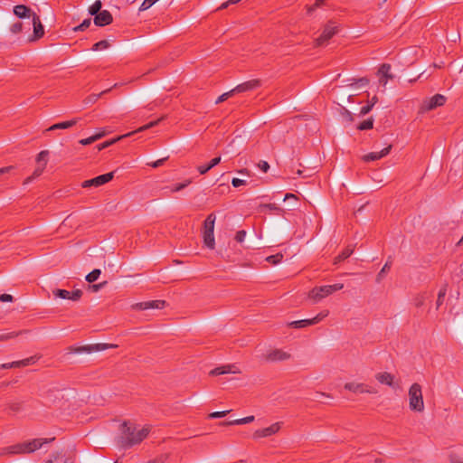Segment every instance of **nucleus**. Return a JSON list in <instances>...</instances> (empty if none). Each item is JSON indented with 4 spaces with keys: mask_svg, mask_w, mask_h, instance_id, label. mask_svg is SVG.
I'll return each instance as SVG.
<instances>
[{
    "mask_svg": "<svg viewBox=\"0 0 463 463\" xmlns=\"http://www.w3.org/2000/svg\"><path fill=\"white\" fill-rule=\"evenodd\" d=\"M54 440V438L52 439H33L31 440H26L24 442L16 443L8 447H5L1 449L0 456L4 455H22V454H31L37 449H41L44 444L51 443Z\"/></svg>",
    "mask_w": 463,
    "mask_h": 463,
    "instance_id": "obj_1",
    "label": "nucleus"
},
{
    "mask_svg": "<svg viewBox=\"0 0 463 463\" xmlns=\"http://www.w3.org/2000/svg\"><path fill=\"white\" fill-rule=\"evenodd\" d=\"M150 429L143 427L141 430H136L133 425L124 422L121 426V436L119 443L123 448H130L142 442L148 435Z\"/></svg>",
    "mask_w": 463,
    "mask_h": 463,
    "instance_id": "obj_2",
    "label": "nucleus"
},
{
    "mask_svg": "<svg viewBox=\"0 0 463 463\" xmlns=\"http://www.w3.org/2000/svg\"><path fill=\"white\" fill-rule=\"evenodd\" d=\"M409 406L410 409L416 412L424 411V401L422 396L421 386L415 383L409 389Z\"/></svg>",
    "mask_w": 463,
    "mask_h": 463,
    "instance_id": "obj_3",
    "label": "nucleus"
},
{
    "mask_svg": "<svg viewBox=\"0 0 463 463\" xmlns=\"http://www.w3.org/2000/svg\"><path fill=\"white\" fill-rule=\"evenodd\" d=\"M216 216L213 213L207 215L206 219L203 222V238L204 245L210 250H213L215 248V240H214V223H215Z\"/></svg>",
    "mask_w": 463,
    "mask_h": 463,
    "instance_id": "obj_4",
    "label": "nucleus"
},
{
    "mask_svg": "<svg viewBox=\"0 0 463 463\" xmlns=\"http://www.w3.org/2000/svg\"><path fill=\"white\" fill-rule=\"evenodd\" d=\"M344 288V284L336 283L334 285H325L321 287H316L309 291L308 297L315 302H318L326 297L333 294L335 291L341 290Z\"/></svg>",
    "mask_w": 463,
    "mask_h": 463,
    "instance_id": "obj_5",
    "label": "nucleus"
},
{
    "mask_svg": "<svg viewBox=\"0 0 463 463\" xmlns=\"http://www.w3.org/2000/svg\"><path fill=\"white\" fill-rule=\"evenodd\" d=\"M339 32V24L335 21H328L323 27L321 34L315 40V46L319 47L327 42Z\"/></svg>",
    "mask_w": 463,
    "mask_h": 463,
    "instance_id": "obj_6",
    "label": "nucleus"
},
{
    "mask_svg": "<svg viewBox=\"0 0 463 463\" xmlns=\"http://www.w3.org/2000/svg\"><path fill=\"white\" fill-rule=\"evenodd\" d=\"M328 314H329L328 310H323L313 318L292 321V322L288 323V326L289 327H293V328H302V327L313 326V325L319 323L321 320H323L325 317H326L328 316Z\"/></svg>",
    "mask_w": 463,
    "mask_h": 463,
    "instance_id": "obj_7",
    "label": "nucleus"
},
{
    "mask_svg": "<svg viewBox=\"0 0 463 463\" xmlns=\"http://www.w3.org/2000/svg\"><path fill=\"white\" fill-rule=\"evenodd\" d=\"M114 177V172H109L104 175H100L97 177H94L92 179L85 180L81 184V187L83 188H89L91 186L99 187L100 185H103L107 184L108 182L111 181Z\"/></svg>",
    "mask_w": 463,
    "mask_h": 463,
    "instance_id": "obj_8",
    "label": "nucleus"
},
{
    "mask_svg": "<svg viewBox=\"0 0 463 463\" xmlns=\"http://www.w3.org/2000/svg\"><path fill=\"white\" fill-rule=\"evenodd\" d=\"M446 97L441 94H435L431 98L425 99L422 103L421 109L423 111H430L438 107H441L446 102Z\"/></svg>",
    "mask_w": 463,
    "mask_h": 463,
    "instance_id": "obj_9",
    "label": "nucleus"
},
{
    "mask_svg": "<svg viewBox=\"0 0 463 463\" xmlns=\"http://www.w3.org/2000/svg\"><path fill=\"white\" fill-rule=\"evenodd\" d=\"M52 293L55 298H60L62 299H70L72 301H79L83 294L80 289H75L73 291H69L66 289H60V288L53 290Z\"/></svg>",
    "mask_w": 463,
    "mask_h": 463,
    "instance_id": "obj_10",
    "label": "nucleus"
},
{
    "mask_svg": "<svg viewBox=\"0 0 463 463\" xmlns=\"http://www.w3.org/2000/svg\"><path fill=\"white\" fill-rule=\"evenodd\" d=\"M345 389L354 393H376V390L364 383H346Z\"/></svg>",
    "mask_w": 463,
    "mask_h": 463,
    "instance_id": "obj_11",
    "label": "nucleus"
},
{
    "mask_svg": "<svg viewBox=\"0 0 463 463\" xmlns=\"http://www.w3.org/2000/svg\"><path fill=\"white\" fill-rule=\"evenodd\" d=\"M165 306V300H149L136 303L132 306V308L136 310H146L151 308L162 309Z\"/></svg>",
    "mask_w": 463,
    "mask_h": 463,
    "instance_id": "obj_12",
    "label": "nucleus"
},
{
    "mask_svg": "<svg viewBox=\"0 0 463 463\" xmlns=\"http://www.w3.org/2000/svg\"><path fill=\"white\" fill-rule=\"evenodd\" d=\"M279 430H280V423L276 422L267 428H263V429L255 430L252 437L255 439H258L260 438H267V437L276 434Z\"/></svg>",
    "mask_w": 463,
    "mask_h": 463,
    "instance_id": "obj_13",
    "label": "nucleus"
},
{
    "mask_svg": "<svg viewBox=\"0 0 463 463\" xmlns=\"http://www.w3.org/2000/svg\"><path fill=\"white\" fill-rule=\"evenodd\" d=\"M117 345L114 344H94V345H88L84 346H80L76 349L77 353L85 352L88 354L93 353V352H100L104 351L109 348H116Z\"/></svg>",
    "mask_w": 463,
    "mask_h": 463,
    "instance_id": "obj_14",
    "label": "nucleus"
},
{
    "mask_svg": "<svg viewBox=\"0 0 463 463\" xmlns=\"http://www.w3.org/2000/svg\"><path fill=\"white\" fill-rule=\"evenodd\" d=\"M32 22L33 26V35L29 39V41L34 42L44 35V28L38 14H33Z\"/></svg>",
    "mask_w": 463,
    "mask_h": 463,
    "instance_id": "obj_15",
    "label": "nucleus"
},
{
    "mask_svg": "<svg viewBox=\"0 0 463 463\" xmlns=\"http://www.w3.org/2000/svg\"><path fill=\"white\" fill-rule=\"evenodd\" d=\"M113 22V16L108 10H102L94 17V24L97 26L102 27L109 25Z\"/></svg>",
    "mask_w": 463,
    "mask_h": 463,
    "instance_id": "obj_16",
    "label": "nucleus"
},
{
    "mask_svg": "<svg viewBox=\"0 0 463 463\" xmlns=\"http://www.w3.org/2000/svg\"><path fill=\"white\" fill-rule=\"evenodd\" d=\"M378 76L379 83L384 87L388 80L393 79V75L391 73V65L383 63L378 70Z\"/></svg>",
    "mask_w": 463,
    "mask_h": 463,
    "instance_id": "obj_17",
    "label": "nucleus"
},
{
    "mask_svg": "<svg viewBox=\"0 0 463 463\" xmlns=\"http://www.w3.org/2000/svg\"><path fill=\"white\" fill-rule=\"evenodd\" d=\"M260 86V80H248V81H245L241 84H239L237 85L234 89H232L234 90V94L235 93H241V92H245V91H250V90H255L257 88H259Z\"/></svg>",
    "mask_w": 463,
    "mask_h": 463,
    "instance_id": "obj_18",
    "label": "nucleus"
},
{
    "mask_svg": "<svg viewBox=\"0 0 463 463\" xmlns=\"http://www.w3.org/2000/svg\"><path fill=\"white\" fill-rule=\"evenodd\" d=\"M392 150V145H389L388 146L382 149L380 152H371L364 156H363L362 159L364 162H371L379 160L384 156H386Z\"/></svg>",
    "mask_w": 463,
    "mask_h": 463,
    "instance_id": "obj_19",
    "label": "nucleus"
},
{
    "mask_svg": "<svg viewBox=\"0 0 463 463\" xmlns=\"http://www.w3.org/2000/svg\"><path fill=\"white\" fill-rule=\"evenodd\" d=\"M14 14L20 19L33 18L35 14L30 7L24 5H17L14 7Z\"/></svg>",
    "mask_w": 463,
    "mask_h": 463,
    "instance_id": "obj_20",
    "label": "nucleus"
},
{
    "mask_svg": "<svg viewBox=\"0 0 463 463\" xmlns=\"http://www.w3.org/2000/svg\"><path fill=\"white\" fill-rule=\"evenodd\" d=\"M290 357V355L281 349H275L266 355V360L269 362L284 361Z\"/></svg>",
    "mask_w": 463,
    "mask_h": 463,
    "instance_id": "obj_21",
    "label": "nucleus"
},
{
    "mask_svg": "<svg viewBox=\"0 0 463 463\" xmlns=\"http://www.w3.org/2000/svg\"><path fill=\"white\" fill-rule=\"evenodd\" d=\"M239 373V370L237 369V367L234 364H227V365H222V366L214 368L213 370H212L210 372V374L213 376H217V375L225 374V373Z\"/></svg>",
    "mask_w": 463,
    "mask_h": 463,
    "instance_id": "obj_22",
    "label": "nucleus"
},
{
    "mask_svg": "<svg viewBox=\"0 0 463 463\" xmlns=\"http://www.w3.org/2000/svg\"><path fill=\"white\" fill-rule=\"evenodd\" d=\"M375 379L382 384H385L390 387L395 388L394 375L390 373H387V372L378 373L375 374Z\"/></svg>",
    "mask_w": 463,
    "mask_h": 463,
    "instance_id": "obj_23",
    "label": "nucleus"
},
{
    "mask_svg": "<svg viewBox=\"0 0 463 463\" xmlns=\"http://www.w3.org/2000/svg\"><path fill=\"white\" fill-rule=\"evenodd\" d=\"M257 211L260 213L269 211L278 215L284 213V209L277 206L275 203H261L258 206Z\"/></svg>",
    "mask_w": 463,
    "mask_h": 463,
    "instance_id": "obj_24",
    "label": "nucleus"
},
{
    "mask_svg": "<svg viewBox=\"0 0 463 463\" xmlns=\"http://www.w3.org/2000/svg\"><path fill=\"white\" fill-rule=\"evenodd\" d=\"M79 119L80 118H72V119L68 120V121L56 123V124H53L52 126H51L46 130L47 131H52V130H57V129H67V128H70L75 126L79 122Z\"/></svg>",
    "mask_w": 463,
    "mask_h": 463,
    "instance_id": "obj_25",
    "label": "nucleus"
},
{
    "mask_svg": "<svg viewBox=\"0 0 463 463\" xmlns=\"http://www.w3.org/2000/svg\"><path fill=\"white\" fill-rule=\"evenodd\" d=\"M40 359V356L33 355L28 358L11 362L12 368H20V367H25L31 364H34L38 360Z\"/></svg>",
    "mask_w": 463,
    "mask_h": 463,
    "instance_id": "obj_26",
    "label": "nucleus"
},
{
    "mask_svg": "<svg viewBox=\"0 0 463 463\" xmlns=\"http://www.w3.org/2000/svg\"><path fill=\"white\" fill-rule=\"evenodd\" d=\"M221 156H216L213 158L207 165H202L197 166V170L200 175H205L208 171H210L213 167L219 165L221 163Z\"/></svg>",
    "mask_w": 463,
    "mask_h": 463,
    "instance_id": "obj_27",
    "label": "nucleus"
},
{
    "mask_svg": "<svg viewBox=\"0 0 463 463\" xmlns=\"http://www.w3.org/2000/svg\"><path fill=\"white\" fill-rule=\"evenodd\" d=\"M254 420V416H247L241 419L230 420V421H222L219 423L220 426H231V425H242L252 422Z\"/></svg>",
    "mask_w": 463,
    "mask_h": 463,
    "instance_id": "obj_28",
    "label": "nucleus"
},
{
    "mask_svg": "<svg viewBox=\"0 0 463 463\" xmlns=\"http://www.w3.org/2000/svg\"><path fill=\"white\" fill-rule=\"evenodd\" d=\"M354 252V246L348 245L345 248L340 254L335 258V264H337L345 259L349 258Z\"/></svg>",
    "mask_w": 463,
    "mask_h": 463,
    "instance_id": "obj_29",
    "label": "nucleus"
},
{
    "mask_svg": "<svg viewBox=\"0 0 463 463\" xmlns=\"http://www.w3.org/2000/svg\"><path fill=\"white\" fill-rule=\"evenodd\" d=\"M133 134H134V132H129L128 134L119 136V137H118L116 138H112L110 140H107V141H105V142H103V143H101V144H99L98 146V150L100 151L102 149H105V148L109 147V146L115 144L116 142H118V141H119V140H121V139H123V138H125L127 137L132 136Z\"/></svg>",
    "mask_w": 463,
    "mask_h": 463,
    "instance_id": "obj_30",
    "label": "nucleus"
},
{
    "mask_svg": "<svg viewBox=\"0 0 463 463\" xmlns=\"http://www.w3.org/2000/svg\"><path fill=\"white\" fill-rule=\"evenodd\" d=\"M6 410H8L9 413H17L23 410V402H10L6 403Z\"/></svg>",
    "mask_w": 463,
    "mask_h": 463,
    "instance_id": "obj_31",
    "label": "nucleus"
},
{
    "mask_svg": "<svg viewBox=\"0 0 463 463\" xmlns=\"http://www.w3.org/2000/svg\"><path fill=\"white\" fill-rule=\"evenodd\" d=\"M48 156H49V151H47V150L41 151L36 156L37 165L46 167V165L48 162Z\"/></svg>",
    "mask_w": 463,
    "mask_h": 463,
    "instance_id": "obj_32",
    "label": "nucleus"
},
{
    "mask_svg": "<svg viewBox=\"0 0 463 463\" xmlns=\"http://www.w3.org/2000/svg\"><path fill=\"white\" fill-rule=\"evenodd\" d=\"M104 135H105V133L101 132V133L96 134L94 136H91L90 137L80 139V144H81L83 146L90 145V144L94 143L95 141H97L98 139H99L102 137H104Z\"/></svg>",
    "mask_w": 463,
    "mask_h": 463,
    "instance_id": "obj_33",
    "label": "nucleus"
},
{
    "mask_svg": "<svg viewBox=\"0 0 463 463\" xmlns=\"http://www.w3.org/2000/svg\"><path fill=\"white\" fill-rule=\"evenodd\" d=\"M164 118H165V117H161V118H158V119H156V120L151 121V122H149V123H147V124H146V125H144V126L140 127L139 128H137V130H135V131H133V132H134V134H135V133H137V132H143V131H145V130H147V129H149V128H154V127L157 126V125L159 124V122H161Z\"/></svg>",
    "mask_w": 463,
    "mask_h": 463,
    "instance_id": "obj_34",
    "label": "nucleus"
},
{
    "mask_svg": "<svg viewBox=\"0 0 463 463\" xmlns=\"http://www.w3.org/2000/svg\"><path fill=\"white\" fill-rule=\"evenodd\" d=\"M101 6H102V4H101V1L100 0H97L95 1L90 7H89V13L90 15H96L97 14H99V12H101Z\"/></svg>",
    "mask_w": 463,
    "mask_h": 463,
    "instance_id": "obj_35",
    "label": "nucleus"
},
{
    "mask_svg": "<svg viewBox=\"0 0 463 463\" xmlns=\"http://www.w3.org/2000/svg\"><path fill=\"white\" fill-rule=\"evenodd\" d=\"M373 128V118L364 120L357 126V129H359V130H368V129H372Z\"/></svg>",
    "mask_w": 463,
    "mask_h": 463,
    "instance_id": "obj_36",
    "label": "nucleus"
},
{
    "mask_svg": "<svg viewBox=\"0 0 463 463\" xmlns=\"http://www.w3.org/2000/svg\"><path fill=\"white\" fill-rule=\"evenodd\" d=\"M101 274V271L100 269H93L91 272H90L87 276H86V280L89 282V283H92L94 281H96L99 277L100 276Z\"/></svg>",
    "mask_w": 463,
    "mask_h": 463,
    "instance_id": "obj_37",
    "label": "nucleus"
},
{
    "mask_svg": "<svg viewBox=\"0 0 463 463\" xmlns=\"http://www.w3.org/2000/svg\"><path fill=\"white\" fill-rule=\"evenodd\" d=\"M110 90V89H107L103 91H101L100 93L99 94H91L86 99H85V103L86 104H90V103H95L103 94L109 92Z\"/></svg>",
    "mask_w": 463,
    "mask_h": 463,
    "instance_id": "obj_38",
    "label": "nucleus"
},
{
    "mask_svg": "<svg viewBox=\"0 0 463 463\" xmlns=\"http://www.w3.org/2000/svg\"><path fill=\"white\" fill-rule=\"evenodd\" d=\"M392 264V261L391 260V257H390L389 260L385 262V264L382 268V269L380 270V272L378 273L377 281H380L382 279L383 275L391 269Z\"/></svg>",
    "mask_w": 463,
    "mask_h": 463,
    "instance_id": "obj_39",
    "label": "nucleus"
},
{
    "mask_svg": "<svg viewBox=\"0 0 463 463\" xmlns=\"http://www.w3.org/2000/svg\"><path fill=\"white\" fill-rule=\"evenodd\" d=\"M191 184V180H186L184 183L175 184L172 187L169 188V191L171 193H176L183 189H184L186 186H188Z\"/></svg>",
    "mask_w": 463,
    "mask_h": 463,
    "instance_id": "obj_40",
    "label": "nucleus"
},
{
    "mask_svg": "<svg viewBox=\"0 0 463 463\" xmlns=\"http://www.w3.org/2000/svg\"><path fill=\"white\" fill-rule=\"evenodd\" d=\"M44 169H45V167H44V166L40 165H37V166H36V168L34 169V171H33V173L32 176H29V177L26 179L25 184H27V183L31 182L33 179H34V178H36V177L40 176V175L43 174V172L44 171Z\"/></svg>",
    "mask_w": 463,
    "mask_h": 463,
    "instance_id": "obj_41",
    "label": "nucleus"
},
{
    "mask_svg": "<svg viewBox=\"0 0 463 463\" xmlns=\"http://www.w3.org/2000/svg\"><path fill=\"white\" fill-rule=\"evenodd\" d=\"M446 294H447L446 287L441 288L439 289V291L438 298H437V301H436V307H437V309L443 304V301H444Z\"/></svg>",
    "mask_w": 463,
    "mask_h": 463,
    "instance_id": "obj_42",
    "label": "nucleus"
},
{
    "mask_svg": "<svg viewBox=\"0 0 463 463\" xmlns=\"http://www.w3.org/2000/svg\"><path fill=\"white\" fill-rule=\"evenodd\" d=\"M25 331H19V332H10V333H4V334H0V342L1 341H5V340H8V339H11V338H14L20 335H22L23 333H24Z\"/></svg>",
    "mask_w": 463,
    "mask_h": 463,
    "instance_id": "obj_43",
    "label": "nucleus"
},
{
    "mask_svg": "<svg viewBox=\"0 0 463 463\" xmlns=\"http://www.w3.org/2000/svg\"><path fill=\"white\" fill-rule=\"evenodd\" d=\"M110 46L109 43L107 40H102L95 44H93L91 50L92 51H99V50H105Z\"/></svg>",
    "mask_w": 463,
    "mask_h": 463,
    "instance_id": "obj_44",
    "label": "nucleus"
},
{
    "mask_svg": "<svg viewBox=\"0 0 463 463\" xmlns=\"http://www.w3.org/2000/svg\"><path fill=\"white\" fill-rule=\"evenodd\" d=\"M428 296L427 293H421L415 297L414 298V305L417 307H420L424 305L425 300L427 299Z\"/></svg>",
    "mask_w": 463,
    "mask_h": 463,
    "instance_id": "obj_45",
    "label": "nucleus"
},
{
    "mask_svg": "<svg viewBox=\"0 0 463 463\" xmlns=\"http://www.w3.org/2000/svg\"><path fill=\"white\" fill-rule=\"evenodd\" d=\"M90 24H91V19L87 18V19L83 20V22L80 24L75 26L73 28V31L74 32L84 31L87 28H89Z\"/></svg>",
    "mask_w": 463,
    "mask_h": 463,
    "instance_id": "obj_46",
    "label": "nucleus"
},
{
    "mask_svg": "<svg viewBox=\"0 0 463 463\" xmlns=\"http://www.w3.org/2000/svg\"><path fill=\"white\" fill-rule=\"evenodd\" d=\"M282 259H283V255L281 253H278V254L267 257L266 260L270 264L276 265V264L279 263L282 260Z\"/></svg>",
    "mask_w": 463,
    "mask_h": 463,
    "instance_id": "obj_47",
    "label": "nucleus"
},
{
    "mask_svg": "<svg viewBox=\"0 0 463 463\" xmlns=\"http://www.w3.org/2000/svg\"><path fill=\"white\" fill-rule=\"evenodd\" d=\"M22 30H23V24L21 22H16L10 26L11 33H15V34L21 33Z\"/></svg>",
    "mask_w": 463,
    "mask_h": 463,
    "instance_id": "obj_48",
    "label": "nucleus"
},
{
    "mask_svg": "<svg viewBox=\"0 0 463 463\" xmlns=\"http://www.w3.org/2000/svg\"><path fill=\"white\" fill-rule=\"evenodd\" d=\"M234 94V90H231L230 91L228 92H225L223 94H222L215 101L216 104H219L226 99H228L230 97H232V95Z\"/></svg>",
    "mask_w": 463,
    "mask_h": 463,
    "instance_id": "obj_49",
    "label": "nucleus"
},
{
    "mask_svg": "<svg viewBox=\"0 0 463 463\" xmlns=\"http://www.w3.org/2000/svg\"><path fill=\"white\" fill-rule=\"evenodd\" d=\"M230 411H214L208 415V418L210 419H217V418H222L226 416Z\"/></svg>",
    "mask_w": 463,
    "mask_h": 463,
    "instance_id": "obj_50",
    "label": "nucleus"
},
{
    "mask_svg": "<svg viewBox=\"0 0 463 463\" xmlns=\"http://www.w3.org/2000/svg\"><path fill=\"white\" fill-rule=\"evenodd\" d=\"M325 3V0H317L313 5L308 6L307 13L311 14L316 8L321 7Z\"/></svg>",
    "mask_w": 463,
    "mask_h": 463,
    "instance_id": "obj_51",
    "label": "nucleus"
},
{
    "mask_svg": "<svg viewBox=\"0 0 463 463\" xmlns=\"http://www.w3.org/2000/svg\"><path fill=\"white\" fill-rule=\"evenodd\" d=\"M246 237V232L244 230L238 231L235 235V240L241 243L244 241Z\"/></svg>",
    "mask_w": 463,
    "mask_h": 463,
    "instance_id": "obj_52",
    "label": "nucleus"
},
{
    "mask_svg": "<svg viewBox=\"0 0 463 463\" xmlns=\"http://www.w3.org/2000/svg\"><path fill=\"white\" fill-rule=\"evenodd\" d=\"M373 107V103H370V104H367V105L362 107L361 110H360V115L364 116V115L368 114L372 110Z\"/></svg>",
    "mask_w": 463,
    "mask_h": 463,
    "instance_id": "obj_53",
    "label": "nucleus"
},
{
    "mask_svg": "<svg viewBox=\"0 0 463 463\" xmlns=\"http://www.w3.org/2000/svg\"><path fill=\"white\" fill-rule=\"evenodd\" d=\"M241 0H228L221 5V6L218 8L220 10L227 8L230 5H235L241 2Z\"/></svg>",
    "mask_w": 463,
    "mask_h": 463,
    "instance_id": "obj_54",
    "label": "nucleus"
},
{
    "mask_svg": "<svg viewBox=\"0 0 463 463\" xmlns=\"http://www.w3.org/2000/svg\"><path fill=\"white\" fill-rule=\"evenodd\" d=\"M258 166L264 173L268 172V170L269 169V163L267 161H263V160L260 161V163L258 164Z\"/></svg>",
    "mask_w": 463,
    "mask_h": 463,
    "instance_id": "obj_55",
    "label": "nucleus"
},
{
    "mask_svg": "<svg viewBox=\"0 0 463 463\" xmlns=\"http://www.w3.org/2000/svg\"><path fill=\"white\" fill-rule=\"evenodd\" d=\"M232 184L233 187H239L241 185L246 184V181L239 178H232Z\"/></svg>",
    "mask_w": 463,
    "mask_h": 463,
    "instance_id": "obj_56",
    "label": "nucleus"
},
{
    "mask_svg": "<svg viewBox=\"0 0 463 463\" xmlns=\"http://www.w3.org/2000/svg\"><path fill=\"white\" fill-rule=\"evenodd\" d=\"M13 300H14V298L12 295H9V294L0 295V301H2V302H12Z\"/></svg>",
    "mask_w": 463,
    "mask_h": 463,
    "instance_id": "obj_57",
    "label": "nucleus"
},
{
    "mask_svg": "<svg viewBox=\"0 0 463 463\" xmlns=\"http://www.w3.org/2000/svg\"><path fill=\"white\" fill-rule=\"evenodd\" d=\"M166 159H167V157L161 158V159H158L156 162H154L152 164H148V165L154 168H156V167L161 166Z\"/></svg>",
    "mask_w": 463,
    "mask_h": 463,
    "instance_id": "obj_58",
    "label": "nucleus"
},
{
    "mask_svg": "<svg viewBox=\"0 0 463 463\" xmlns=\"http://www.w3.org/2000/svg\"><path fill=\"white\" fill-rule=\"evenodd\" d=\"M369 83V80L365 77L360 78L356 80V84L359 86H366Z\"/></svg>",
    "mask_w": 463,
    "mask_h": 463,
    "instance_id": "obj_59",
    "label": "nucleus"
},
{
    "mask_svg": "<svg viewBox=\"0 0 463 463\" xmlns=\"http://www.w3.org/2000/svg\"><path fill=\"white\" fill-rule=\"evenodd\" d=\"M11 169H13V166H5L0 168V176L5 173H8Z\"/></svg>",
    "mask_w": 463,
    "mask_h": 463,
    "instance_id": "obj_60",
    "label": "nucleus"
},
{
    "mask_svg": "<svg viewBox=\"0 0 463 463\" xmlns=\"http://www.w3.org/2000/svg\"><path fill=\"white\" fill-rule=\"evenodd\" d=\"M11 169H13V166H5L0 168V176L5 173H8Z\"/></svg>",
    "mask_w": 463,
    "mask_h": 463,
    "instance_id": "obj_61",
    "label": "nucleus"
},
{
    "mask_svg": "<svg viewBox=\"0 0 463 463\" xmlns=\"http://www.w3.org/2000/svg\"><path fill=\"white\" fill-rule=\"evenodd\" d=\"M11 368H12L11 363H5V364H0V369H11Z\"/></svg>",
    "mask_w": 463,
    "mask_h": 463,
    "instance_id": "obj_62",
    "label": "nucleus"
},
{
    "mask_svg": "<svg viewBox=\"0 0 463 463\" xmlns=\"http://www.w3.org/2000/svg\"><path fill=\"white\" fill-rule=\"evenodd\" d=\"M104 283H100V284H96V285H92V289L93 291H98L102 286H103Z\"/></svg>",
    "mask_w": 463,
    "mask_h": 463,
    "instance_id": "obj_63",
    "label": "nucleus"
},
{
    "mask_svg": "<svg viewBox=\"0 0 463 463\" xmlns=\"http://www.w3.org/2000/svg\"><path fill=\"white\" fill-rule=\"evenodd\" d=\"M289 198H295V199H296V198H297V196H296L295 194H289V193H288V194H285V196H284V199H283V200H284V201H286V200H288V199H289Z\"/></svg>",
    "mask_w": 463,
    "mask_h": 463,
    "instance_id": "obj_64",
    "label": "nucleus"
}]
</instances>
